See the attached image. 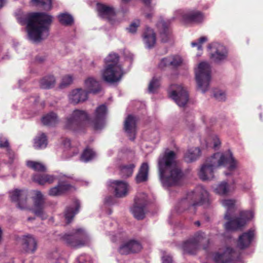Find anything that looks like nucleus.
<instances>
[{
    "mask_svg": "<svg viewBox=\"0 0 263 263\" xmlns=\"http://www.w3.org/2000/svg\"><path fill=\"white\" fill-rule=\"evenodd\" d=\"M221 166L227 168L228 172H226L224 174L228 176L233 174V172L238 167L239 163L230 151L224 153H217L208 158L201 165L198 175L203 181L212 180L214 178L215 170Z\"/></svg>",
    "mask_w": 263,
    "mask_h": 263,
    "instance_id": "obj_1",
    "label": "nucleus"
},
{
    "mask_svg": "<svg viewBox=\"0 0 263 263\" xmlns=\"http://www.w3.org/2000/svg\"><path fill=\"white\" fill-rule=\"evenodd\" d=\"M159 176L163 186L178 185L182 177V173L177 165L176 154L167 150L160 156L158 160Z\"/></svg>",
    "mask_w": 263,
    "mask_h": 263,
    "instance_id": "obj_2",
    "label": "nucleus"
},
{
    "mask_svg": "<svg viewBox=\"0 0 263 263\" xmlns=\"http://www.w3.org/2000/svg\"><path fill=\"white\" fill-rule=\"evenodd\" d=\"M52 21V16L44 12H34L26 18L28 39L33 42H39L49 34V28Z\"/></svg>",
    "mask_w": 263,
    "mask_h": 263,
    "instance_id": "obj_3",
    "label": "nucleus"
},
{
    "mask_svg": "<svg viewBox=\"0 0 263 263\" xmlns=\"http://www.w3.org/2000/svg\"><path fill=\"white\" fill-rule=\"evenodd\" d=\"M236 200L232 199H226L221 201L222 205L226 209L224 218L229 220L224 227L227 231L236 230L243 226L254 217L252 211H242L239 217L232 219L233 214L236 209Z\"/></svg>",
    "mask_w": 263,
    "mask_h": 263,
    "instance_id": "obj_4",
    "label": "nucleus"
},
{
    "mask_svg": "<svg viewBox=\"0 0 263 263\" xmlns=\"http://www.w3.org/2000/svg\"><path fill=\"white\" fill-rule=\"evenodd\" d=\"M119 56L110 53L105 59V66L101 71L102 79L108 83L118 82L121 79L123 72L119 64Z\"/></svg>",
    "mask_w": 263,
    "mask_h": 263,
    "instance_id": "obj_5",
    "label": "nucleus"
},
{
    "mask_svg": "<svg viewBox=\"0 0 263 263\" xmlns=\"http://www.w3.org/2000/svg\"><path fill=\"white\" fill-rule=\"evenodd\" d=\"M209 201V194L205 189L201 185L196 187L195 190L187 195L186 200H183L180 203L178 208H184L189 204V210L194 213L195 207L199 204L208 203Z\"/></svg>",
    "mask_w": 263,
    "mask_h": 263,
    "instance_id": "obj_6",
    "label": "nucleus"
},
{
    "mask_svg": "<svg viewBox=\"0 0 263 263\" xmlns=\"http://www.w3.org/2000/svg\"><path fill=\"white\" fill-rule=\"evenodd\" d=\"M211 66L206 62L200 63L195 69L198 89L202 92H205L209 89L211 78Z\"/></svg>",
    "mask_w": 263,
    "mask_h": 263,
    "instance_id": "obj_7",
    "label": "nucleus"
},
{
    "mask_svg": "<svg viewBox=\"0 0 263 263\" xmlns=\"http://www.w3.org/2000/svg\"><path fill=\"white\" fill-rule=\"evenodd\" d=\"M89 119L87 112L83 110L75 109L66 118L65 128L76 130L82 126Z\"/></svg>",
    "mask_w": 263,
    "mask_h": 263,
    "instance_id": "obj_8",
    "label": "nucleus"
},
{
    "mask_svg": "<svg viewBox=\"0 0 263 263\" xmlns=\"http://www.w3.org/2000/svg\"><path fill=\"white\" fill-rule=\"evenodd\" d=\"M64 240L72 247H80L88 244L89 237L87 232L82 228H77L70 234L64 236Z\"/></svg>",
    "mask_w": 263,
    "mask_h": 263,
    "instance_id": "obj_9",
    "label": "nucleus"
},
{
    "mask_svg": "<svg viewBox=\"0 0 263 263\" xmlns=\"http://www.w3.org/2000/svg\"><path fill=\"white\" fill-rule=\"evenodd\" d=\"M205 238L203 232H199L194 237L184 241L181 245V249L183 254H195L200 248V245Z\"/></svg>",
    "mask_w": 263,
    "mask_h": 263,
    "instance_id": "obj_10",
    "label": "nucleus"
},
{
    "mask_svg": "<svg viewBox=\"0 0 263 263\" xmlns=\"http://www.w3.org/2000/svg\"><path fill=\"white\" fill-rule=\"evenodd\" d=\"M173 18L178 19L185 23H199L203 21L204 17L198 11L184 12L179 10L175 12Z\"/></svg>",
    "mask_w": 263,
    "mask_h": 263,
    "instance_id": "obj_11",
    "label": "nucleus"
},
{
    "mask_svg": "<svg viewBox=\"0 0 263 263\" xmlns=\"http://www.w3.org/2000/svg\"><path fill=\"white\" fill-rule=\"evenodd\" d=\"M211 60L216 63H220L227 60L228 50L223 45L218 43H213L208 46Z\"/></svg>",
    "mask_w": 263,
    "mask_h": 263,
    "instance_id": "obj_12",
    "label": "nucleus"
},
{
    "mask_svg": "<svg viewBox=\"0 0 263 263\" xmlns=\"http://www.w3.org/2000/svg\"><path fill=\"white\" fill-rule=\"evenodd\" d=\"M169 96L180 107L184 106L189 100L186 89L181 85H171L169 90Z\"/></svg>",
    "mask_w": 263,
    "mask_h": 263,
    "instance_id": "obj_13",
    "label": "nucleus"
},
{
    "mask_svg": "<svg viewBox=\"0 0 263 263\" xmlns=\"http://www.w3.org/2000/svg\"><path fill=\"white\" fill-rule=\"evenodd\" d=\"M236 256V252L231 248L225 247L213 254L212 259L215 263H234Z\"/></svg>",
    "mask_w": 263,
    "mask_h": 263,
    "instance_id": "obj_14",
    "label": "nucleus"
},
{
    "mask_svg": "<svg viewBox=\"0 0 263 263\" xmlns=\"http://www.w3.org/2000/svg\"><path fill=\"white\" fill-rule=\"evenodd\" d=\"M32 199L33 201V208L32 209L33 213L42 219H46L47 215L44 211L45 200L43 195L39 191H33Z\"/></svg>",
    "mask_w": 263,
    "mask_h": 263,
    "instance_id": "obj_15",
    "label": "nucleus"
},
{
    "mask_svg": "<svg viewBox=\"0 0 263 263\" xmlns=\"http://www.w3.org/2000/svg\"><path fill=\"white\" fill-rule=\"evenodd\" d=\"M147 203V196L144 193L138 194L135 198V203L132 209L134 217L137 219H142L144 217V208Z\"/></svg>",
    "mask_w": 263,
    "mask_h": 263,
    "instance_id": "obj_16",
    "label": "nucleus"
},
{
    "mask_svg": "<svg viewBox=\"0 0 263 263\" xmlns=\"http://www.w3.org/2000/svg\"><path fill=\"white\" fill-rule=\"evenodd\" d=\"M107 114V109L105 105H101L96 108L92 118V124L95 129H100L104 126Z\"/></svg>",
    "mask_w": 263,
    "mask_h": 263,
    "instance_id": "obj_17",
    "label": "nucleus"
},
{
    "mask_svg": "<svg viewBox=\"0 0 263 263\" xmlns=\"http://www.w3.org/2000/svg\"><path fill=\"white\" fill-rule=\"evenodd\" d=\"M9 197L12 201L17 202L20 209L25 210L28 208L27 203V192L26 190L15 189L10 191Z\"/></svg>",
    "mask_w": 263,
    "mask_h": 263,
    "instance_id": "obj_18",
    "label": "nucleus"
},
{
    "mask_svg": "<svg viewBox=\"0 0 263 263\" xmlns=\"http://www.w3.org/2000/svg\"><path fill=\"white\" fill-rule=\"evenodd\" d=\"M88 93L81 88L72 89L68 95L69 102L73 104H78L86 101L88 98Z\"/></svg>",
    "mask_w": 263,
    "mask_h": 263,
    "instance_id": "obj_19",
    "label": "nucleus"
},
{
    "mask_svg": "<svg viewBox=\"0 0 263 263\" xmlns=\"http://www.w3.org/2000/svg\"><path fill=\"white\" fill-rule=\"evenodd\" d=\"M184 60L179 55H172L163 58L159 64L160 68H163L166 66H172L176 68L183 64Z\"/></svg>",
    "mask_w": 263,
    "mask_h": 263,
    "instance_id": "obj_20",
    "label": "nucleus"
},
{
    "mask_svg": "<svg viewBox=\"0 0 263 263\" xmlns=\"http://www.w3.org/2000/svg\"><path fill=\"white\" fill-rule=\"evenodd\" d=\"M110 185L114 189L115 195L117 197H123L126 196L129 191V186L123 181H114Z\"/></svg>",
    "mask_w": 263,
    "mask_h": 263,
    "instance_id": "obj_21",
    "label": "nucleus"
},
{
    "mask_svg": "<svg viewBox=\"0 0 263 263\" xmlns=\"http://www.w3.org/2000/svg\"><path fill=\"white\" fill-rule=\"evenodd\" d=\"M73 189V186L69 184L65 180H59L58 185L51 188L48 192L50 196H60L67 191H70Z\"/></svg>",
    "mask_w": 263,
    "mask_h": 263,
    "instance_id": "obj_22",
    "label": "nucleus"
},
{
    "mask_svg": "<svg viewBox=\"0 0 263 263\" xmlns=\"http://www.w3.org/2000/svg\"><path fill=\"white\" fill-rule=\"evenodd\" d=\"M254 237V231L250 230L247 232L243 233L238 239L237 247L240 249L248 248L252 242Z\"/></svg>",
    "mask_w": 263,
    "mask_h": 263,
    "instance_id": "obj_23",
    "label": "nucleus"
},
{
    "mask_svg": "<svg viewBox=\"0 0 263 263\" xmlns=\"http://www.w3.org/2000/svg\"><path fill=\"white\" fill-rule=\"evenodd\" d=\"M136 122V118L132 115H128L124 122V129L132 140L135 138Z\"/></svg>",
    "mask_w": 263,
    "mask_h": 263,
    "instance_id": "obj_24",
    "label": "nucleus"
},
{
    "mask_svg": "<svg viewBox=\"0 0 263 263\" xmlns=\"http://www.w3.org/2000/svg\"><path fill=\"white\" fill-rule=\"evenodd\" d=\"M170 24V20L164 21L162 19H161L157 24V27L159 29L160 37L163 42L168 41L170 35L168 28Z\"/></svg>",
    "mask_w": 263,
    "mask_h": 263,
    "instance_id": "obj_25",
    "label": "nucleus"
},
{
    "mask_svg": "<svg viewBox=\"0 0 263 263\" xmlns=\"http://www.w3.org/2000/svg\"><path fill=\"white\" fill-rule=\"evenodd\" d=\"M97 10L99 15L102 18L110 21L115 16V10L110 7L103 4L97 5Z\"/></svg>",
    "mask_w": 263,
    "mask_h": 263,
    "instance_id": "obj_26",
    "label": "nucleus"
},
{
    "mask_svg": "<svg viewBox=\"0 0 263 263\" xmlns=\"http://www.w3.org/2000/svg\"><path fill=\"white\" fill-rule=\"evenodd\" d=\"M84 86L88 93H96L101 90L99 82L93 77L87 78L84 81Z\"/></svg>",
    "mask_w": 263,
    "mask_h": 263,
    "instance_id": "obj_27",
    "label": "nucleus"
},
{
    "mask_svg": "<svg viewBox=\"0 0 263 263\" xmlns=\"http://www.w3.org/2000/svg\"><path fill=\"white\" fill-rule=\"evenodd\" d=\"M143 39L147 48H151L154 47L156 43V35L153 30L147 28L143 33Z\"/></svg>",
    "mask_w": 263,
    "mask_h": 263,
    "instance_id": "obj_28",
    "label": "nucleus"
},
{
    "mask_svg": "<svg viewBox=\"0 0 263 263\" xmlns=\"http://www.w3.org/2000/svg\"><path fill=\"white\" fill-rule=\"evenodd\" d=\"M201 155V150L199 147L189 148L184 155V160L187 162H192L196 160Z\"/></svg>",
    "mask_w": 263,
    "mask_h": 263,
    "instance_id": "obj_29",
    "label": "nucleus"
},
{
    "mask_svg": "<svg viewBox=\"0 0 263 263\" xmlns=\"http://www.w3.org/2000/svg\"><path fill=\"white\" fill-rule=\"evenodd\" d=\"M33 180L40 185H43L46 183H52L56 179V178L53 175L48 174H35L32 177Z\"/></svg>",
    "mask_w": 263,
    "mask_h": 263,
    "instance_id": "obj_30",
    "label": "nucleus"
},
{
    "mask_svg": "<svg viewBox=\"0 0 263 263\" xmlns=\"http://www.w3.org/2000/svg\"><path fill=\"white\" fill-rule=\"evenodd\" d=\"M80 202L79 201L77 200L74 202L73 206L68 207L66 209L64 217L67 223L70 222L75 214L78 212Z\"/></svg>",
    "mask_w": 263,
    "mask_h": 263,
    "instance_id": "obj_31",
    "label": "nucleus"
},
{
    "mask_svg": "<svg viewBox=\"0 0 263 263\" xmlns=\"http://www.w3.org/2000/svg\"><path fill=\"white\" fill-rule=\"evenodd\" d=\"M149 170L148 164L147 162L142 164L139 169L138 174L136 176V181L137 183L144 182L147 180Z\"/></svg>",
    "mask_w": 263,
    "mask_h": 263,
    "instance_id": "obj_32",
    "label": "nucleus"
},
{
    "mask_svg": "<svg viewBox=\"0 0 263 263\" xmlns=\"http://www.w3.org/2000/svg\"><path fill=\"white\" fill-rule=\"evenodd\" d=\"M24 244L27 252H34L37 248V242L31 235H27L24 237Z\"/></svg>",
    "mask_w": 263,
    "mask_h": 263,
    "instance_id": "obj_33",
    "label": "nucleus"
},
{
    "mask_svg": "<svg viewBox=\"0 0 263 263\" xmlns=\"http://www.w3.org/2000/svg\"><path fill=\"white\" fill-rule=\"evenodd\" d=\"M214 192L221 196L227 195L231 191V187L228 182H221L213 188Z\"/></svg>",
    "mask_w": 263,
    "mask_h": 263,
    "instance_id": "obj_34",
    "label": "nucleus"
},
{
    "mask_svg": "<svg viewBox=\"0 0 263 263\" xmlns=\"http://www.w3.org/2000/svg\"><path fill=\"white\" fill-rule=\"evenodd\" d=\"M47 145V139L44 133L39 134L34 139V147L36 149L45 148Z\"/></svg>",
    "mask_w": 263,
    "mask_h": 263,
    "instance_id": "obj_35",
    "label": "nucleus"
},
{
    "mask_svg": "<svg viewBox=\"0 0 263 263\" xmlns=\"http://www.w3.org/2000/svg\"><path fill=\"white\" fill-rule=\"evenodd\" d=\"M59 122L57 115L54 112H50L43 117L42 122L45 125H54Z\"/></svg>",
    "mask_w": 263,
    "mask_h": 263,
    "instance_id": "obj_36",
    "label": "nucleus"
},
{
    "mask_svg": "<svg viewBox=\"0 0 263 263\" xmlns=\"http://www.w3.org/2000/svg\"><path fill=\"white\" fill-rule=\"evenodd\" d=\"M55 82L54 77L52 76H48L45 77L41 80L40 86L42 88H50L54 86Z\"/></svg>",
    "mask_w": 263,
    "mask_h": 263,
    "instance_id": "obj_37",
    "label": "nucleus"
},
{
    "mask_svg": "<svg viewBox=\"0 0 263 263\" xmlns=\"http://www.w3.org/2000/svg\"><path fill=\"white\" fill-rule=\"evenodd\" d=\"M135 167L134 164L122 165L120 168V174L122 177L127 178L131 176Z\"/></svg>",
    "mask_w": 263,
    "mask_h": 263,
    "instance_id": "obj_38",
    "label": "nucleus"
},
{
    "mask_svg": "<svg viewBox=\"0 0 263 263\" xmlns=\"http://www.w3.org/2000/svg\"><path fill=\"white\" fill-rule=\"evenodd\" d=\"M26 164L28 167L35 171L44 172L46 171L45 166L40 162L28 161Z\"/></svg>",
    "mask_w": 263,
    "mask_h": 263,
    "instance_id": "obj_39",
    "label": "nucleus"
},
{
    "mask_svg": "<svg viewBox=\"0 0 263 263\" xmlns=\"http://www.w3.org/2000/svg\"><path fill=\"white\" fill-rule=\"evenodd\" d=\"M33 3L39 7H42L44 10H49L51 8V0H32Z\"/></svg>",
    "mask_w": 263,
    "mask_h": 263,
    "instance_id": "obj_40",
    "label": "nucleus"
},
{
    "mask_svg": "<svg viewBox=\"0 0 263 263\" xmlns=\"http://www.w3.org/2000/svg\"><path fill=\"white\" fill-rule=\"evenodd\" d=\"M96 156V153L92 149L86 148L82 154L81 159L82 161L87 162L93 159Z\"/></svg>",
    "mask_w": 263,
    "mask_h": 263,
    "instance_id": "obj_41",
    "label": "nucleus"
},
{
    "mask_svg": "<svg viewBox=\"0 0 263 263\" xmlns=\"http://www.w3.org/2000/svg\"><path fill=\"white\" fill-rule=\"evenodd\" d=\"M58 17L60 22L65 25H70L73 22L72 16L67 13L61 14Z\"/></svg>",
    "mask_w": 263,
    "mask_h": 263,
    "instance_id": "obj_42",
    "label": "nucleus"
},
{
    "mask_svg": "<svg viewBox=\"0 0 263 263\" xmlns=\"http://www.w3.org/2000/svg\"><path fill=\"white\" fill-rule=\"evenodd\" d=\"M131 253H137L140 251L142 249L141 243L137 240H132L129 241Z\"/></svg>",
    "mask_w": 263,
    "mask_h": 263,
    "instance_id": "obj_43",
    "label": "nucleus"
},
{
    "mask_svg": "<svg viewBox=\"0 0 263 263\" xmlns=\"http://www.w3.org/2000/svg\"><path fill=\"white\" fill-rule=\"evenodd\" d=\"M9 143L7 139L4 137H0V147H7L8 152V156L9 159L11 160L9 161L10 162H12V160L14 157L13 154L10 153V149L9 148Z\"/></svg>",
    "mask_w": 263,
    "mask_h": 263,
    "instance_id": "obj_44",
    "label": "nucleus"
},
{
    "mask_svg": "<svg viewBox=\"0 0 263 263\" xmlns=\"http://www.w3.org/2000/svg\"><path fill=\"white\" fill-rule=\"evenodd\" d=\"M160 86V79L154 77L148 85V91L150 92H154Z\"/></svg>",
    "mask_w": 263,
    "mask_h": 263,
    "instance_id": "obj_45",
    "label": "nucleus"
},
{
    "mask_svg": "<svg viewBox=\"0 0 263 263\" xmlns=\"http://www.w3.org/2000/svg\"><path fill=\"white\" fill-rule=\"evenodd\" d=\"M119 252L121 254H128L131 253L129 241L122 244L119 248Z\"/></svg>",
    "mask_w": 263,
    "mask_h": 263,
    "instance_id": "obj_46",
    "label": "nucleus"
},
{
    "mask_svg": "<svg viewBox=\"0 0 263 263\" xmlns=\"http://www.w3.org/2000/svg\"><path fill=\"white\" fill-rule=\"evenodd\" d=\"M208 41V38L206 36H202L199 39L197 42H193L191 43L193 47H197L198 50H202V44Z\"/></svg>",
    "mask_w": 263,
    "mask_h": 263,
    "instance_id": "obj_47",
    "label": "nucleus"
},
{
    "mask_svg": "<svg viewBox=\"0 0 263 263\" xmlns=\"http://www.w3.org/2000/svg\"><path fill=\"white\" fill-rule=\"evenodd\" d=\"M73 77L70 75H67L63 77L60 84L61 87H65L71 84L73 81Z\"/></svg>",
    "mask_w": 263,
    "mask_h": 263,
    "instance_id": "obj_48",
    "label": "nucleus"
},
{
    "mask_svg": "<svg viewBox=\"0 0 263 263\" xmlns=\"http://www.w3.org/2000/svg\"><path fill=\"white\" fill-rule=\"evenodd\" d=\"M75 263H91L90 257L86 254H81L77 258Z\"/></svg>",
    "mask_w": 263,
    "mask_h": 263,
    "instance_id": "obj_49",
    "label": "nucleus"
},
{
    "mask_svg": "<svg viewBox=\"0 0 263 263\" xmlns=\"http://www.w3.org/2000/svg\"><path fill=\"white\" fill-rule=\"evenodd\" d=\"M139 25L140 21L136 20L131 23L127 29L129 32L134 33L136 31L137 28L139 26Z\"/></svg>",
    "mask_w": 263,
    "mask_h": 263,
    "instance_id": "obj_50",
    "label": "nucleus"
},
{
    "mask_svg": "<svg viewBox=\"0 0 263 263\" xmlns=\"http://www.w3.org/2000/svg\"><path fill=\"white\" fill-rule=\"evenodd\" d=\"M214 97L219 101H223L226 99L224 93L221 90H217L214 93Z\"/></svg>",
    "mask_w": 263,
    "mask_h": 263,
    "instance_id": "obj_51",
    "label": "nucleus"
},
{
    "mask_svg": "<svg viewBox=\"0 0 263 263\" xmlns=\"http://www.w3.org/2000/svg\"><path fill=\"white\" fill-rule=\"evenodd\" d=\"M213 147L214 148H217L220 144V140L217 138V136H214L213 137Z\"/></svg>",
    "mask_w": 263,
    "mask_h": 263,
    "instance_id": "obj_52",
    "label": "nucleus"
},
{
    "mask_svg": "<svg viewBox=\"0 0 263 263\" xmlns=\"http://www.w3.org/2000/svg\"><path fill=\"white\" fill-rule=\"evenodd\" d=\"M172 261V258L171 256L165 255L162 257L163 263H171Z\"/></svg>",
    "mask_w": 263,
    "mask_h": 263,
    "instance_id": "obj_53",
    "label": "nucleus"
},
{
    "mask_svg": "<svg viewBox=\"0 0 263 263\" xmlns=\"http://www.w3.org/2000/svg\"><path fill=\"white\" fill-rule=\"evenodd\" d=\"M150 11H151V12L149 13H147V12H144V15L147 18H151L152 17L154 13H153V10H152L151 8Z\"/></svg>",
    "mask_w": 263,
    "mask_h": 263,
    "instance_id": "obj_54",
    "label": "nucleus"
},
{
    "mask_svg": "<svg viewBox=\"0 0 263 263\" xmlns=\"http://www.w3.org/2000/svg\"><path fill=\"white\" fill-rule=\"evenodd\" d=\"M113 198L111 196L108 197L105 199V202L108 204H110L112 203V200Z\"/></svg>",
    "mask_w": 263,
    "mask_h": 263,
    "instance_id": "obj_55",
    "label": "nucleus"
},
{
    "mask_svg": "<svg viewBox=\"0 0 263 263\" xmlns=\"http://www.w3.org/2000/svg\"><path fill=\"white\" fill-rule=\"evenodd\" d=\"M151 1L152 0H142V1L143 2V3L147 6L148 7V8L149 7V6H150V4L151 3Z\"/></svg>",
    "mask_w": 263,
    "mask_h": 263,
    "instance_id": "obj_56",
    "label": "nucleus"
},
{
    "mask_svg": "<svg viewBox=\"0 0 263 263\" xmlns=\"http://www.w3.org/2000/svg\"><path fill=\"white\" fill-rule=\"evenodd\" d=\"M251 187V185L250 183H248L246 186H243V189L244 190H249L250 189V187Z\"/></svg>",
    "mask_w": 263,
    "mask_h": 263,
    "instance_id": "obj_57",
    "label": "nucleus"
},
{
    "mask_svg": "<svg viewBox=\"0 0 263 263\" xmlns=\"http://www.w3.org/2000/svg\"><path fill=\"white\" fill-rule=\"evenodd\" d=\"M110 239L112 241H116L117 240V236H110Z\"/></svg>",
    "mask_w": 263,
    "mask_h": 263,
    "instance_id": "obj_58",
    "label": "nucleus"
},
{
    "mask_svg": "<svg viewBox=\"0 0 263 263\" xmlns=\"http://www.w3.org/2000/svg\"><path fill=\"white\" fill-rule=\"evenodd\" d=\"M5 3V0H0V8L2 7Z\"/></svg>",
    "mask_w": 263,
    "mask_h": 263,
    "instance_id": "obj_59",
    "label": "nucleus"
},
{
    "mask_svg": "<svg viewBox=\"0 0 263 263\" xmlns=\"http://www.w3.org/2000/svg\"><path fill=\"white\" fill-rule=\"evenodd\" d=\"M195 224H196V225H197L198 226H200V222H199V221H196V222H195Z\"/></svg>",
    "mask_w": 263,
    "mask_h": 263,
    "instance_id": "obj_60",
    "label": "nucleus"
},
{
    "mask_svg": "<svg viewBox=\"0 0 263 263\" xmlns=\"http://www.w3.org/2000/svg\"><path fill=\"white\" fill-rule=\"evenodd\" d=\"M37 60L40 61V62H42L43 61V59H41L40 58H37Z\"/></svg>",
    "mask_w": 263,
    "mask_h": 263,
    "instance_id": "obj_61",
    "label": "nucleus"
},
{
    "mask_svg": "<svg viewBox=\"0 0 263 263\" xmlns=\"http://www.w3.org/2000/svg\"><path fill=\"white\" fill-rule=\"evenodd\" d=\"M177 211H178L179 213H180L182 211V210L181 209H178Z\"/></svg>",
    "mask_w": 263,
    "mask_h": 263,
    "instance_id": "obj_62",
    "label": "nucleus"
},
{
    "mask_svg": "<svg viewBox=\"0 0 263 263\" xmlns=\"http://www.w3.org/2000/svg\"><path fill=\"white\" fill-rule=\"evenodd\" d=\"M122 1L123 2H128L130 1V0H122Z\"/></svg>",
    "mask_w": 263,
    "mask_h": 263,
    "instance_id": "obj_63",
    "label": "nucleus"
},
{
    "mask_svg": "<svg viewBox=\"0 0 263 263\" xmlns=\"http://www.w3.org/2000/svg\"><path fill=\"white\" fill-rule=\"evenodd\" d=\"M20 23H21V24H24V22H23V21H20Z\"/></svg>",
    "mask_w": 263,
    "mask_h": 263,
    "instance_id": "obj_64",
    "label": "nucleus"
}]
</instances>
